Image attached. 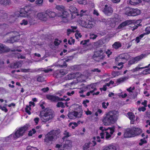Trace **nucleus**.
Masks as SVG:
<instances>
[{
  "instance_id": "nucleus-25",
  "label": "nucleus",
  "mask_w": 150,
  "mask_h": 150,
  "mask_svg": "<svg viewBox=\"0 0 150 150\" xmlns=\"http://www.w3.org/2000/svg\"><path fill=\"white\" fill-rule=\"evenodd\" d=\"M76 73L75 74L74 73H72L67 75L65 77L66 79L67 80H70L75 78L76 76Z\"/></svg>"
},
{
  "instance_id": "nucleus-9",
  "label": "nucleus",
  "mask_w": 150,
  "mask_h": 150,
  "mask_svg": "<svg viewBox=\"0 0 150 150\" xmlns=\"http://www.w3.org/2000/svg\"><path fill=\"white\" fill-rule=\"evenodd\" d=\"M14 35L10 38V39L7 40V42L10 43H13L15 42H18L19 40V33L16 31L12 32Z\"/></svg>"
},
{
  "instance_id": "nucleus-56",
  "label": "nucleus",
  "mask_w": 150,
  "mask_h": 150,
  "mask_svg": "<svg viewBox=\"0 0 150 150\" xmlns=\"http://www.w3.org/2000/svg\"><path fill=\"white\" fill-rule=\"evenodd\" d=\"M108 129H109L110 130V133L111 134H112L115 131V128L114 127H108Z\"/></svg>"
},
{
  "instance_id": "nucleus-58",
  "label": "nucleus",
  "mask_w": 150,
  "mask_h": 150,
  "mask_svg": "<svg viewBox=\"0 0 150 150\" xmlns=\"http://www.w3.org/2000/svg\"><path fill=\"white\" fill-rule=\"evenodd\" d=\"M89 41V40L88 39L85 40L84 41H82L80 42V44L84 45L86 44L87 42H88Z\"/></svg>"
},
{
  "instance_id": "nucleus-6",
  "label": "nucleus",
  "mask_w": 150,
  "mask_h": 150,
  "mask_svg": "<svg viewBox=\"0 0 150 150\" xmlns=\"http://www.w3.org/2000/svg\"><path fill=\"white\" fill-rule=\"evenodd\" d=\"M141 12L138 8H131L129 7L126 8V12L125 14L129 16H136L141 14Z\"/></svg>"
},
{
  "instance_id": "nucleus-61",
  "label": "nucleus",
  "mask_w": 150,
  "mask_h": 150,
  "mask_svg": "<svg viewBox=\"0 0 150 150\" xmlns=\"http://www.w3.org/2000/svg\"><path fill=\"white\" fill-rule=\"evenodd\" d=\"M41 90L43 92L46 93L49 90V88L48 87H47L46 88H42Z\"/></svg>"
},
{
  "instance_id": "nucleus-5",
  "label": "nucleus",
  "mask_w": 150,
  "mask_h": 150,
  "mask_svg": "<svg viewBox=\"0 0 150 150\" xmlns=\"http://www.w3.org/2000/svg\"><path fill=\"white\" fill-rule=\"evenodd\" d=\"M104 53V51L102 49L95 51L93 57V59L97 62L101 61L105 58Z\"/></svg>"
},
{
  "instance_id": "nucleus-22",
  "label": "nucleus",
  "mask_w": 150,
  "mask_h": 150,
  "mask_svg": "<svg viewBox=\"0 0 150 150\" xmlns=\"http://www.w3.org/2000/svg\"><path fill=\"white\" fill-rule=\"evenodd\" d=\"M103 150H117V148L116 146L111 144L105 147Z\"/></svg>"
},
{
  "instance_id": "nucleus-42",
  "label": "nucleus",
  "mask_w": 150,
  "mask_h": 150,
  "mask_svg": "<svg viewBox=\"0 0 150 150\" xmlns=\"http://www.w3.org/2000/svg\"><path fill=\"white\" fill-rule=\"evenodd\" d=\"M146 67H135V68H134V69H133L132 70V71L133 72H136L137 71H139L140 69H144V68H146Z\"/></svg>"
},
{
  "instance_id": "nucleus-19",
  "label": "nucleus",
  "mask_w": 150,
  "mask_h": 150,
  "mask_svg": "<svg viewBox=\"0 0 150 150\" xmlns=\"http://www.w3.org/2000/svg\"><path fill=\"white\" fill-rule=\"evenodd\" d=\"M78 114V112L76 111H74L69 113L68 114V116L69 118L73 119H74L75 117H77Z\"/></svg>"
},
{
  "instance_id": "nucleus-13",
  "label": "nucleus",
  "mask_w": 150,
  "mask_h": 150,
  "mask_svg": "<svg viewBox=\"0 0 150 150\" xmlns=\"http://www.w3.org/2000/svg\"><path fill=\"white\" fill-rule=\"evenodd\" d=\"M67 73V71L66 70L61 69L57 71L55 73L54 75L56 78H58L66 75Z\"/></svg>"
},
{
  "instance_id": "nucleus-17",
  "label": "nucleus",
  "mask_w": 150,
  "mask_h": 150,
  "mask_svg": "<svg viewBox=\"0 0 150 150\" xmlns=\"http://www.w3.org/2000/svg\"><path fill=\"white\" fill-rule=\"evenodd\" d=\"M124 138H130L133 137L131 129L128 128L125 131L124 133Z\"/></svg>"
},
{
  "instance_id": "nucleus-30",
  "label": "nucleus",
  "mask_w": 150,
  "mask_h": 150,
  "mask_svg": "<svg viewBox=\"0 0 150 150\" xmlns=\"http://www.w3.org/2000/svg\"><path fill=\"white\" fill-rule=\"evenodd\" d=\"M21 63L19 62H16L15 63H14L13 64L11 65V68H18L19 67H20L21 66Z\"/></svg>"
},
{
  "instance_id": "nucleus-21",
  "label": "nucleus",
  "mask_w": 150,
  "mask_h": 150,
  "mask_svg": "<svg viewBox=\"0 0 150 150\" xmlns=\"http://www.w3.org/2000/svg\"><path fill=\"white\" fill-rule=\"evenodd\" d=\"M0 4L4 6H9L11 4V0H0Z\"/></svg>"
},
{
  "instance_id": "nucleus-36",
  "label": "nucleus",
  "mask_w": 150,
  "mask_h": 150,
  "mask_svg": "<svg viewBox=\"0 0 150 150\" xmlns=\"http://www.w3.org/2000/svg\"><path fill=\"white\" fill-rule=\"evenodd\" d=\"M127 115L128 116L129 119L131 120H134V113L132 112H129L127 113Z\"/></svg>"
},
{
  "instance_id": "nucleus-23",
  "label": "nucleus",
  "mask_w": 150,
  "mask_h": 150,
  "mask_svg": "<svg viewBox=\"0 0 150 150\" xmlns=\"http://www.w3.org/2000/svg\"><path fill=\"white\" fill-rule=\"evenodd\" d=\"M70 10L71 12L72 13H71V18H74L75 17H73V13H77V9L74 6H71L70 7ZM77 16H78V14H76Z\"/></svg>"
},
{
  "instance_id": "nucleus-50",
  "label": "nucleus",
  "mask_w": 150,
  "mask_h": 150,
  "mask_svg": "<svg viewBox=\"0 0 150 150\" xmlns=\"http://www.w3.org/2000/svg\"><path fill=\"white\" fill-rule=\"evenodd\" d=\"M61 42V41L60 40H59L58 39L56 38L55 40L54 43L55 46H58Z\"/></svg>"
},
{
  "instance_id": "nucleus-16",
  "label": "nucleus",
  "mask_w": 150,
  "mask_h": 150,
  "mask_svg": "<svg viewBox=\"0 0 150 150\" xmlns=\"http://www.w3.org/2000/svg\"><path fill=\"white\" fill-rule=\"evenodd\" d=\"M38 18L42 21H46L47 20L46 13L41 12L38 13L37 15Z\"/></svg>"
},
{
  "instance_id": "nucleus-52",
  "label": "nucleus",
  "mask_w": 150,
  "mask_h": 150,
  "mask_svg": "<svg viewBox=\"0 0 150 150\" xmlns=\"http://www.w3.org/2000/svg\"><path fill=\"white\" fill-rule=\"evenodd\" d=\"M89 102V101L87 99H86L85 100H83V104L85 108H86L87 106V105L86 103H88Z\"/></svg>"
},
{
  "instance_id": "nucleus-7",
  "label": "nucleus",
  "mask_w": 150,
  "mask_h": 150,
  "mask_svg": "<svg viewBox=\"0 0 150 150\" xmlns=\"http://www.w3.org/2000/svg\"><path fill=\"white\" fill-rule=\"evenodd\" d=\"M67 96H64L63 98H60L56 96H53L52 95H47V98L53 102H57L60 101H67L70 100L69 98H67L66 99H65L64 98H67Z\"/></svg>"
},
{
  "instance_id": "nucleus-37",
  "label": "nucleus",
  "mask_w": 150,
  "mask_h": 150,
  "mask_svg": "<svg viewBox=\"0 0 150 150\" xmlns=\"http://www.w3.org/2000/svg\"><path fill=\"white\" fill-rule=\"evenodd\" d=\"M31 106L30 105H27L25 108V112L28 113L29 115H30L31 113L30 111V110H31Z\"/></svg>"
},
{
  "instance_id": "nucleus-28",
  "label": "nucleus",
  "mask_w": 150,
  "mask_h": 150,
  "mask_svg": "<svg viewBox=\"0 0 150 150\" xmlns=\"http://www.w3.org/2000/svg\"><path fill=\"white\" fill-rule=\"evenodd\" d=\"M84 23L85 24H84V26L85 28H91L93 26V25L92 22H89L88 21V22H84Z\"/></svg>"
},
{
  "instance_id": "nucleus-43",
  "label": "nucleus",
  "mask_w": 150,
  "mask_h": 150,
  "mask_svg": "<svg viewBox=\"0 0 150 150\" xmlns=\"http://www.w3.org/2000/svg\"><path fill=\"white\" fill-rule=\"evenodd\" d=\"M56 105L58 108L61 107L62 108H64L65 107L64 104L62 102H58Z\"/></svg>"
},
{
  "instance_id": "nucleus-31",
  "label": "nucleus",
  "mask_w": 150,
  "mask_h": 150,
  "mask_svg": "<svg viewBox=\"0 0 150 150\" xmlns=\"http://www.w3.org/2000/svg\"><path fill=\"white\" fill-rule=\"evenodd\" d=\"M37 81L39 82H42L45 81V78L42 75H39L37 77Z\"/></svg>"
},
{
  "instance_id": "nucleus-14",
  "label": "nucleus",
  "mask_w": 150,
  "mask_h": 150,
  "mask_svg": "<svg viewBox=\"0 0 150 150\" xmlns=\"http://www.w3.org/2000/svg\"><path fill=\"white\" fill-rule=\"evenodd\" d=\"M131 129L133 137L138 135L142 133V130L140 128L134 127Z\"/></svg>"
},
{
  "instance_id": "nucleus-29",
  "label": "nucleus",
  "mask_w": 150,
  "mask_h": 150,
  "mask_svg": "<svg viewBox=\"0 0 150 150\" xmlns=\"http://www.w3.org/2000/svg\"><path fill=\"white\" fill-rule=\"evenodd\" d=\"M128 79V77L127 76L122 77L117 79L116 82L119 83H122L127 80Z\"/></svg>"
},
{
  "instance_id": "nucleus-49",
  "label": "nucleus",
  "mask_w": 150,
  "mask_h": 150,
  "mask_svg": "<svg viewBox=\"0 0 150 150\" xmlns=\"http://www.w3.org/2000/svg\"><path fill=\"white\" fill-rule=\"evenodd\" d=\"M64 136L63 137V138H62V139H63V140H64L66 138H67L69 137V132L66 131H65V133H64Z\"/></svg>"
},
{
  "instance_id": "nucleus-47",
  "label": "nucleus",
  "mask_w": 150,
  "mask_h": 150,
  "mask_svg": "<svg viewBox=\"0 0 150 150\" xmlns=\"http://www.w3.org/2000/svg\"><path fill=\"white\" fill-rule=\"evenodd\" d=\"M143 74H150V68L145 69L143 71Z\"/></svg>"
},
{
  "instance_id": "nucleus-38",
  "label": "nucleus",
  "mask_w": 150,
  "mask_h": 150,
  "mask_svg": "<svg viewBox=\"0 0 150 150\" xmlns=\"http://www.w3.org/2000/svg\"><path fill=\"white\" fill-rule=\"evenodd\" d=\"M91 143L90 142L85 143L83 146V150H89L88 148L90 147V144Z\"/></svg>"
},
{
  "instance_id": "nucleus-59",
  "label": "nucleus",
  "mask_w": 150,
  "mask_h": 150,
  "mask_svg": "<svg viewBox=\"0 0 150 150\" xmlns=\"http://www.w3.org/2000/svg\"><path fill=\"white\" fill-rule=\"evenodd\" d=\"M52 71V69H43L42 70V71H44L45 73H48L50 71Z\"/></svg>"
},
{
  "instance_id": "nucleus-24",
  "label": "nucleus",
  "mask_w": 150,
  "mask_h": 150,
  "mask_svg": "<svg viewBox=\"0 0 150 150\" xmlns=\"http://www.w3.org/2000/svg\"><path fill=\"white\" fill-rule=\"evenodd\" d=\"M84 89L85 91H91L93 90H95V91L96 90L95 86L93 84L88 85L84 87Z\"/></svg>"
},
{
  "instance_id": "nucleus-33",
  "label": "nucleus",
  "mask_w": 150,
  "mask_h": 150,
  "mask_svg": "<svg viewBox=\"0 0 150 150\" xmlns=\"http://www.w3.org/2000/svg\"><path fill=\"white\" fill-rule=\"evenodd\" d=\"M144 34H141L139 36H138L135 38V39H133L132 40V42L134 41V40H135V42L137 43H138L140 41V40L144 37Z\"/></svg>"
},
{
  "instance_id": "nucleus-39",
  "label": "nucleus",
  "mask_w": 150,
  "mask_h": 150,
  "mask_svg": "<svg viewBox=\"0 0 150 150\" xmlns=\"http://www.w3.org/2000/svg\"><path fill=\"white\" fill-rule=\"evenodd\" d=\"M56 148H58V150H69L68 149L64 148V147L63 146L62 147V145L58 144H57L56 145Z\"/></svg>"
},
{
  "instance_id": "nucleus-40",
  "label": "nucleus",
  "mask_w": 150,
  "mask_h": 150,
  "mask_svg": "<svg viewBox=\"0 0 150 150\" xmlns=\"http://www.w3.org/2000/svg\"><path fill=\"white\" fill-rule=\"evenodd\" d=\"M134 22L136 23V24H132L131 25H134V26L132 27V30L133 31L137 29L138 27L140 25V24H137V21H134Z\"/></svg>"
},
{
  "instance_id": "nucleus-44",
  "label": "nucleus",
  "mask_w": 150,
  "mask_h": 150,
  "mask_svg": "<svg viewBox=\"0 0 150 150\" xmlns=\"http://www.w3.org/2000/svg\"><path fill=\"white\" fill-rule=\"evenodd\" d=\"M145 138H144L143 139H141L140 140V142L139 143V144L140 146L142 145L143 144L147 143V141L145 140Z\"/></svg>"
},
{
  "instance_id": "nucleus-60",
  "label": "nucleus",
  "mask_w": 150,
  "mask_h": 150,
  "mask_svg": "<svg viewBox=\"0 0 150 150\" xmlns=\"http://www.w3.org/2000/svg\"><path fill=\"white\" fill-rule=\"evenodd\" d=\"M135 89L134 87L132 88L131 87H129V88L127 89V91L129 92H132V91L134 90Z\"/></svg>"
},
{
  "instance_id": "nucleus-41",
  "label": "nucleus",
  "mask_w": 150,
  "mask_h": 150,
  "mask_svg": "<svg viewBox=\"0 0 150 150\" xmlns=\"http://www.w3.org/2000/svg\"><path fill=\"white\" fill-rule=\"evenodd\" d=\"M69 126L70 127L71 126V128L74 129L78 126V124L76 122H71L69 123Z\"/></svg>"
},
{
  "instance_id": "nucleus-34",
  "label": "nucleus",
  "mask_w": 150,
  "mask_h": 150,
  "mask_svg": "<svg viewBox=\"0 0 150 150\" xmlns=\"http://www.w3.org/2000/svg\"><path fill=\"white\" fill-rule=\"evenodd\" d=\"M141 0H130L129 3L131 5L133 6L137 5L141 2Z\"/></svg>"
},
{
  "instance_id": "nucleus-12",
  "label": "nucleus",
  "mask_w": 150,
  "mask_h": 150,
  "mask_svg": "<svg viewBox=\"0 0 150 150\" xmlns=\"http://www.w3.org/2000/svg\"><path fill=\"white\" fill-rule=\"evenodd\" d=\"M103 12L104 13L108 16H110L112 14L113 10L111 7L108 6L107 4L105 5V7L103 9Z\"/></svg>"
},
{
  "instance_id": "nucleus-3",
  "label": "nucleus",
  "mask_w": 150,
  "mask_h": 150,
  "mask_svg": "<svg viewBox=\"0 0 150 150\" xmlns=\"http://www.w3.org/2000/svg\"><path fill=\"white\" fill-rule=\"evenodd\" d=\"M34 13L33 11L30 6H26L21 8L20 11V16L24 17H31Z\"/></svg>"
},
{
  "instance_id": "nucleus-57",
  "label": "nucleus",
  "mask_w": 150,
  "mask_h": 150,
  "mask_svg": "<svg viewBox=\"0 0 150 150\" xmlns=\"http://www.w3.org/2000/svg\"><path fill=\"white\" fill-rule=\"evenodd\" d=\"M4 61L0 59V68H3L4 67Z\"/></svg>"
},
{
  "instance_id": "nucleus-62",
  "label": "nucleus",
  "mask_w": 150,
  "mask_h": 150,
  "mask_svg": "<svg viewBox=\"0 0 150 150\" xmlns=\"http://www.w3.org/2000/svg\"><path fill=\"white\" fill-rule=\"evenodd\" d=\"M146 107H142L141 108H138V110L139 112H144L146 110Z\"/></svg>"
},
{
  "instance_id": "nucleus-55",
  "label": "nucleus",
  "mask_w": 150,
  "mask_h": 150,
  "mask_svg": "<svg viewBox=\"0 0 150 150\" xmlns=\"http://www.w3.org/2000/svg\"><path fill=\"white\" fill-rule=\"evenodd\" d=\"M75 36L76 39H78L79 37L81 38L82 37V35L80 33H76L75 34Z\"/></svg>"
},
{
  "instance_id": "nucleus-63",
  "label": "nucleus",
  "mask_w": 150,
  "mask_h": 150,
  "mask_svg": "<svg viewBox=\"0 0 150 150\" xmlns=\"http://www.w3.org/2000/svg\"><path fill=\"white\" fill-rule=\"evenodd\" d=\"M27 149V150H37V148L33 147L28 146Z\"/></svg>"
},
{
  "instance_id": "nucleus-2",
  "label": "nucleus",
  "mask_w": 150,
  "mask_h": 150,
  "mask_svg": "<svg viewBox=\"0 0 150 150\" xmlns=\"http://www.w3.org/2000/svg\"><path fill=\"white\" fill-rule=\"evenodd\" d=\"M117 119V115L115 111H112L106 113L103 117V122L105 125L113 124Z\"/></svg>"
},
{
  "instance_id": "nucleus-64",
  "label": "nucleus",
  "mask_w": 150,
  "mask_h": 150,
  "mask_svg": "<svg viewBox=\"0 0 150 150\" xmlns=\"http://www.w3.org/2000/svg\"><path fill=\"white\" fill-rule=\"evenodd\" d=\"M145 31L147 34L150 33V26L147 27L146 28Z\"/></svg>"
},
{
  "instance_id": "nucleus-54",
  "label": "nucleus",
  "mask_w": 150,
  "mask_h": 150,
  "mask_svg": "<svg viewBox=\"0 0 150 150\" xmlns=\"http://www.w3.org/2000/svg\"><path fill=\"white\" fill-rule=\"evenodd\" d=\"M105 132L106 133L105 139H108L111 137V134H110L108 132L105 131Z\"/></svg>"
},
{
  "instance_id": "nucleus-48",
  "label": "nucleus",
  "mask_w": 150,
  "mask_h": 150,
  "mask_svg": "<svg viewBox=\"0 0 150 150\" xmlns=\"http://www.w3.org/2000/svg\"><path fill=\"white\" fill-rule=\"evenodd\" d=\"M43 0H36L35 1L36 4L39 6H41L43 3Z\"/></svg>"
},
{
  "instance_id": "nucleus-11",
  "label": "nucleus",
  "mask_w": 150,
  "mask_h": 150,
  "mask_svg": "<svg viewBox=\"0 0 150 150\" xmlns=\"http://www.w3.org/2000/svg\"><path fill=\"white\" fill-rule=\"evenodd\" d=\"M145 56V54H142L136 57L132 58L128 61V64L130 65L134 63H137L139 61L142 59Z\"/></svg>"
},
{
  "instance_id": "nucleus-53",
  "label": "nucleus",
  "mask_w": 150,
  "mask_h": 150,
  "mask_svg": "<svg viewBox=\"0 0 150 150\" xmlns=\"http://www.w3.org/2000/svg\"><path fill=\"white\" fill-rule=\"evenodd\" d=\"M0 109H1L2 111L6 112L8 111V110L6 108L5 106H0Z\"/></svg>"
},
{
  "instance_id": "nucleus-32",
  "label": "nucleus",
  "mask_w": 150,
  "mask_h": 150,
  "mask_svg": "<svg viewBox=\"0 0 150 150\" xmlns=\"http://www.w3.org/2000/svg\"><path fill=\"white\" fill-rule=\"evenodd\" d=\"M56 8L58 10L62 12L66 10L65 7L63 5H57L56 6Z\"/></svg>"
},
{
  "instance_id": "nucleus-45",
  "label": "nucleus",
  "mask_w": 150,
  "mask_h": 150,
  "mask_svg": "<svg viewBox=\"0 0 150 150\" xmlns=\"http://www.w3.org/2000/svg\"><path fill=\"white\" fill-rule=\"evenodd\" d=\"M36 132V131L35 129H33L32 130H30L29 132L28 135L30 136H31L33 134H35Z\"/></svg>"
},
{
  "instance_id": "nucleus-27",
  "label": "nucleus",
  "mask_w": 150,
  "mask_h": 150,
  "mask_svg": "<svg viewBox=\"0 0 150 150\" xmlns=\"http://www.w3.org/2000/svg\"><path fill=\"white\" fill-rule=\"evenodd\" d=\"M121 46V44L120 42H115L112 45V47L116 49H119Z\"/></svg>"
},
{
  "instance_id": "nucleus-10",
  "label": "nucleus",
  "mask_w": 150,
  "mask_h": 150,
  "mask_svg": "<svg viewBox=\"0 0 150 150\" xmlns=\"http://www.w3.org/2000/svg\"><path fill=\"white\" fill-rule=\"evenodd\" d=\"M136 23L134 22V20H125L120 24L117 27V28L118 29H121L125 28L127 25H130V24H136Z\"/></svg>"
},
{
  "instance_id": "nucleus-8",
  "label": "nucleus",
  "mask_w": 150,
  "mask_h": 150,
  "mask_svg": "<svg viewBox=\"0 0 150 150\" xmlns=\"http://www.w3.org/2000/svg\"><path fill=\"white\" fill-rule=\"evenodd\" d=\"M55 136L56 135H55V134L54 133L53 131H51L46 135L45 138L44 139V141L46 144H48L50 143V142L53 141Z\"/></svg>"
},
{
  "instance_id": "nucleus-20",
  "label": "nucleus",
  "mask_w": 150,
  "mask_h": 150,
  "mask_svg": "<svg viewBox=\"0 0 150 150\" xmlns=\"http://www.w3.org/2000/svg\"><path fill=\"white\" fill-rule=\"evenodd\" d=\"M64 148L70 150L71 147L72 146V142L69 140H66L63 146Z\"/></svg>"
},
{
  "instance_id": "nucleus-26",
  "label": "nucleus",
  "mask_w": 150,
  "mask_h": 150,
  "mask_svg": "<svg viewBox=\"0 0 150 150\" xmlns=\"http://www.w3.org/2000/svg\"><path fill=\"white\" fill-rule=\"evenodd\" d=\"M46 13L47 15H48L51 18H54L56 16V14L55 12L52 11L50 10L47 11Z\"/></svg>"
},
{
  "instance_id": "nucleus-4",
  "label": "nucleus",
  "mask_w": 150,
  "mask_h": 150,
  "mask_svg": "<svg viewBox=\"0 0 150 150\" xmlns=\"http://www.w3.org/2000/svg\"><path fill=\"white\" fill-rule=\"evenodd\" d=\"M28 125L27 124L19 128L16 131L14 134H13V138L15 139H17L22 136L25 131L28 130Z\"/></svg>"
},
{
  "instance_id": "nucleus-18",
  "label": "nucleus",
  "mask_w": 150,
  "mask_h": 150,
  "mask_svg": "<svg viewBox=\"0 0 150 150\" xmlns=\"http://www.w3.org/2000/svg\"><path fill=\"white\" fill-rule=\"evenodd\" d=\"M10 51V49L7 47L5 45L0 43V54L7 52Z\"/></svg>"
},
{
  "instance_id": "nucleus-1",
  "label": "nucleus",
  "mask_w": 150,
  "mask_h": 150,
  "mask_svg": "<svg viewBox=\"0 0 150 150\" xmlns=\"http://www.w3.org/2000/svg\"><path fill=\"white\" fill-rule=\"evenodd\" d=\"M44 104V103H42L40 105L43 110L40 111L39 116L42 122H46L53 118V115L47 108H45L43 105Z\"/></svg>"
},
{
  "instance_id": "nucleus-51",
  "label": "nucleus",
  "mask_w": 150,
  "mask_h": 150,
  "mask_svg": "<svg viewBox=\"0 0 150 150\" xmlns=\"http://www.w3.org/2000/svg\"><path fill=\"white\" fill-rule=\"evenodd\" d=\"M28 24V21L27 20L25 19H23L22 20L21 22L20 23L21 25H27Z\"/></svg>"
},
{
  "instance_id": "nucleus-46",
  "label": "nucleus",
  "mask_w": 150,
  "mask_h": 150,
  "mask_svg": "<svg viewBox=\"0 0 150 150\" xmlns=\"http://www.w3.org/2000/svg\"><path fill=\"white\" fill-rule=\"evenodd\" d=\"M97 37V35L93 33L90 34V39L94 40Z\"/></svg>"
},
{
  "instance_id": "nucleus-15",
  "label": "nucleus",
  "mask_w": 150,
  "mask_h": 150,
  "mask_svg": "<svg viewBox=\"0 0 150 150\" xmlns=\"http://www.w3.org/2000/svg\"><path fill=\"white\" fill-rule=\"evenodd\" d=\"M69 16L68 13L65 10V11L62 12V14L60 16L62 21L64 23L67 22V18Z\"/></svg>"
},
{
  "instance_id": "nucleus-35",
  "label": "nucleus",
  "mask_w": 150,
  "mask_h": 150,
  "mask_svg": "<svg viewBox=\"0 0 150 150\" xmlns=\"http://www.w3.org/2000/svg\"><path fill=\"white\" fill-rule=\"evenodd\" d=\"M103 43L102 40H99L95 43V45L97 47H102Z\"/></svg>"
}]
</instances>
